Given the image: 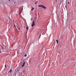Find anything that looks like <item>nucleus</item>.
Returning a JSON list of instances; mask_svg holds the SVG:
<instances>
[{
  "label": "nucleus",
  "mask_w": 76,
  "mask_h": 76,
  "mask_svg": "<svg viewBox=\"0 0 76 76\" xmlns=\"http://www.w3.org/2000/svg\"><path fill=\"white\" fill-rule=\"evenodd\" d=\"M14 26H15V28H16V26L15 25V24H14Z\"/></svg>",
  "instance_id": "obj_14"
},
{
  "label": "nucleus",
  "mask_w": 76,
  "mask_h": 76,
  "mask_svg": "<svg viewBox=\"0 0 76 76\" xmlns=\"http://www.w3.org/2000/svg\"><path fill=\"white\" fill-rule=\"evenodd\" d=\"M17 28H18V29H19V30H20V28H19V27L18 26H17Z\"/></svg>",
  "instance_id": "obj_10"
},
{
  "label": "nucleus",
  "mask_w": 76,
  "mask_h": 76,
  "mask_svg": "<svg viewBox=\"0 0 76 76\" xmlns=\"http://www.w3.org/2000/svg\"><path fill=\"white\" fill-rule=\"evenodd\" d=\"M9 1H10V0H9Z\"/></svg>",
  "instance_id": "obj_22"
},
{
  "label": "nucleus",
  "mask_w": 76,
  "mask_h": 76,
  "mask_svg": "<svg viewBox=\"0 0 76 76\" xmlns=\"http://www.w3.org/2000/svg\"><path fill=\"white\" fill-rule=\"evenodd\" d=\"M12 68H11V69H10V71H9V72H10V73H11V72H12Z\"/></svg>",
  "instance_id": "obj_7"
},
{
  "label": "nucleus",
  "mask_w": 76,
  "mask_h": 76,
  "mask_svg": "<svg viewBox=\"0 0 76 76\" xmlns=\"http://www.w3.org/2000/svg\"><path fill=\"white\" fill-rule=\"evenodd\" d=\"M21 11L20 10V11L19 12V15H20V13H21Z\"/></svg>",
  "instance_id": "obj_6"
},
{
  "label": "nucleus",
  "mask_w": 76,
  "mask_h": 76,
  "mask_svg": "<svg viewBox=\"0 0 76 76\" xmlns=\"http://www.w3.org/2000/svg\"><path fill=\"white\" fill-rule=\"evenodd\" d=\"M25 62H24L23 65L22 66V67H23V66H25Z\"/></svg>",
  "instance_id": "obj_3"
},
{
  "label": "nucleus",
  "mask_w": 76,
  "mask_h": 76,
  "mask_svg": "<svg viewBox=\"0 0 76 76\" xmlns=\"http://www.w3.org/2000/svg\"><path fill=\"white\" fill-rule=\"evenodd\" d=\"M56 2H57V0H56Z\"/></svg>",
  "instance_id": "obj_21"
},
{
  "label": "nucleus",
  "mask_w": 76,
  "mask_h": 76,
  "mask_svg": "<svg viewBox=\"0 0 76 76\" xmlns=\"http://www.w3.org/2000/svg\"><path fill=\"white\" fill-rule=\"evenodd\" d=\"M39 7H42V8H43L44 9H46V7L42 5H39Z\"/></svg>",
  "instance_id": "obj_1"
},
{
  "label": "nucleus",
  "mask_w": 76,
  "mask_h": 76,
  "mask_svg": "<svg viewBox=\"0 0 76 76\" xmlns=\"http://www.w3.org/2000/svg\"><path fill=\"white\" fill-rule=\"evenodd\" d=\"M27 56V55L26 54L24 56V57H26Z\"/></svg>",
  "instance_id": "obj_13"
},
{
  "label": "nucleus",
  "mask_w": 76,
  "mask_h": 76,
  "mask_svg": "<svg viewBox=\"0 0 76 76\" xmlns=\"http://www.w3.org/2000/svg\"><path fill=\"white\" fill-rule=\"evenodd\" d=\"M34 25H35V21H33L32 22V23L31 24V26L33 27Z\"/></svg>",
  "instance_id": "obj_2"
},
{
  "label": "nucleus",
  "mask_w": 76,
  "mask_h": 76,
  "mask_svg": "<svg viewBox=\"0 0 76 76\" xmlns=\"http://www.w3.org/2000/svg\"><path fill=\"white\" fill-rule=\"evenodd\" d=\"M68 3L69 4V5H70V2H68Z\"/></svg>",
  "instance_id": "obj_15"
},
{
  "label": "nucleus",
  "mask_w": 76,
  "mask_h": 76,
  "mask_svg": "<svg viewBox=\"0 0 76 76\" xmlns=\"http://www.w3.org/2000/svg\"><path fill=\"white\" fill-rule=\"evenodd\" d=\"M56 42H57V44H58V40H56Z\"/></svg>",
  "instance_id": "obj_9"
},
{
  "label": "nucleus",
  "mask_w": 76,
  "mask_h": 76,
  "mask_svg": "<svg viewBox=\"0 0 76 76\" xmlns=\"http://www.w3.org/2000/svg\"><path fill=\"white\" fill-rule=\"evenodd\" d=\"M31 7H32V8H33V7L32 6Z\"/></svg>",
  "instance_id": "obj_20"
},
{
  "label": "nucleus",
  "mask_w": 76,
  "mask_h": 76,
  "mask_svg": "<svg viewBox=\"0 0 76 76\" xmlns=\"http://www.w3.org/2000/svg\"><path fill=\"white\" fill-rule=\"evenodd\" d=\"M37 2H38V1H37V2H35V4H37Z\"/></svg>",
  "instance_id": "obj_12"
},
{
  "label": "nucleus",
  "mask_w": 76,
  "mask_h": 76,
  "mask_svg": "<svg viewBox=\"0 0 76 76\" xmlns=\"http://www.w3.org/2000/svg\"><path fill=\"white\" fill-rule=\"evenodd\" d=\"M63 1V0H62V1H61V3H62Z\"/></svg>",
  "instance_id": "obj_11"
},
{
  "label": "nucleus",
  "mask_w": 76,
  "mask_h": 76,
  "mask_svg": "<svg viewBox=\"0 0 76 76\" xmlns=\"http://www.w3.org/2000/svg\"><path fill=\"white\" fill-rule=\"evenodd\" d=\"M65 7L66 8V9L67 10V4H66V5L65 6Z\"/></svg>",
  "instance_id": "obj_5"
},
{
  "label": "nucleus",
  "mask_w": 76,
  "mask_h": 76,
  "mask_svg": "<svg viewBox=\"0 0 76 76\" xmlns=\"http://www.w3.org/2000/svg\"><path fill=\"white\" fill-rule=\"evenodd\" d=\"M34 9H35V8H32L31 10V11H32V10H34Z\"/></svg>",
  "instance_id": "obj_8"
},
{
  "label": "nucleus",
  "mask_w": 76,
  "mask_h": 76,
  "mask_svg": "<svg viewBox=\"0 0 76 76\" xmlns=\"http://www.w3.org/2000/svg\"><path fill=\"white\" fill-rule=\"evenodd\" d=\"M35 19H36V18H35Z\"/></svg>",
  "instance_id": "obj_23"
},
{
  "label": "nucleus",
  "mask_w": 76,
  "mask_h": 76,
  "mask_svg": "<svg viewBox=\"0 0 76 76\" xmlns=\"http://www.w3.org/2000/svg\"><path fill=\"white\" fill-rule=\"evenodd\" d=\"M5 67H6V65H5Z\"/></svg>",
  "instance_id": "obj_17"
},
{
  "label": "nucleus",
  "mask_w": 76,
  "mask_h": 76,
  "mask_svg": "<svg viewBox=\"0 0 76 76\" xmlns=\"http://www.w3.org/2000/svg\"><path fill=\"white\" fill-rule=\"evenodd\" d=\"M13 24H14V25H15V23H13Z\"/></svg>",
  "instance_id": "obj_18"
},
{
  "label": "nucleus",
  "mask_w": 76,
  "mask_h": 76,
  "mask_svg": "<svg viewBox=\"0 0 76 76\" xmlns=\"http://www.w3.org/2000/svg\"><path fill=\"white\" fill-rule=\"evenodd\" d=\"M17 25L18 26H19V24H17Z\"/></svg>",
  "instance_id": "obj_19"
},
{
  "label": "nucleus",
  "mask_w": 76,
  "mask_h": 76,
  "mask_svg": "<svg viewBox=\"0 0 76 76\" xmlns=\"http://www.w3.org/2000/svg\"><path fill=\"white\" fill-rule=\"evenodd\" d=\"M2 49H4V47H2Z\"/></svg>",
  "instance_id": "obj_16"
},
{
  "label": "nucleus",
  "mask_w": 76,
  "mask_h": 76,
  "mask_svg": "<svg viewBox=\"0 0 76 76\" xmlns=\"http://www.w3.org/2000/svg\"><path fill=\"white\" fill-rule=\"evenodd\" d=\"M26 29H27V32L28 31V29H29V28L28 27V26H26Z\"/></svg>",
  "instance_id": "obj_4"
}]
</instances>
